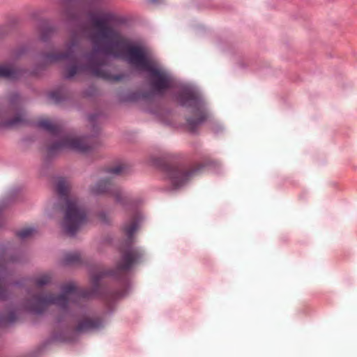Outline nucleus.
Returning a JSON list of instances; mask_svg holds the SVG:
<instances>
[{"mask_svg": "<svg viewBox=\"0 0 357 357\" xmlns=\"http://www.w3.org/2000/svg\"><path fill=\"white\" fill-rule=\"evenodd\" d=\"M89 19L95 29L90 33V40L93 44V51L79 59L77 52L79 50V41L73 36L66 45V52H51L45 56L49 63L67 61L69 66L65 70V77L72 78L81 73H87L105 79L119 80L120 77L111 75L105 69L107 64V56L124 59L130 50L137 45H132L130 41L121 32L108 26V23L114 20V15L109 12H100L98 16L91 13Z\"/></svg>", "mask_w": 357, "mask_h": 357, "instance_id": "f257e3e1", "label": "nucleus"}, {"mask_svg": "<svg viewBox=\"0 0 357 357\" xmlns=\"http://www.w3.org/2000/svg\"><path fill=\"white\" fill-rule=\"evenodd\" d=\"M101 274H93L91 277L92 289L78 288L75 282H70L63 284L61 289L62 294L54 296L50 293L43 292L41 288L51 282L50 274H43L36 280V291L29 294V298L26 302V308L34 313H41L52 304L59 307L63 312H67L73 305H79L83 301L98 296L102 291L100 284Z\"/></svg>", "mask_w": 357, "mask_h": 357, "instance_id": "f03ea898", "label": "nucleus"}, {"mask_svg": "<svg viewBox=\"0 0 357 357\" xmlns=\"http://www.w3.org/2000/svg\"><path fill=\"white\" fill-rule=\"evenodd\" d=\"M123 61L137 70L149 73L150 88L156 95H164L174 85V79L172 74L152 60L148 51L141 46L137 45L130 49Z\"/></svg>", "mask_w": 357, "mask_h": 357, "instance_id": "7ed1b4c3", "label": "nucleus"}, {"mask_svg": "<svg viewBox=\"0 0 357 357\" xmlns=\"http://www.w3.org/2000/svg\"><path fill=\"white\" fill-rule=\"evenodd\" d=\"M56 192L60 202L59 206L64 213L62 227L65 232L73 236L88 222L84 206L70 191V185L64 178L56 180Z\"/></svg>", "mask_w": 357, "mask_h": 357, "instance_id": "20e7f679", "label": "nucleus"}, {"mask_svg": "<svg viewBox=\"0 0 357 357\" xmlns=\"http://www.w3.org/2000/svg\"><path fill=\"white\" fill-rule=\"evenodd\" d=\"M143 217L141 212L135 210L129 214L128 219L122 227L123 234L127 238L126 242L120 248L121 257L116 267L105 274L118 279L123 278L132 266L138 263L143 256L142 251L132 245L133 234L139 229Z\"/></svg>", "mask_w": 357, "mask_h": 357, "instance_id": "39448f33", "label": "nucleus"}, {"mask_svg": "<svg viewBox=\"0 0 357 357\" xmlns=\"http://www.w3.org/2000/svg\"><path fill=\"white\" fill-rule=\"evenodd\" d=\"M36 125L57 138L56 142L47 146V153L50 156L66 149L86 152L91 147L88 138L79 137L73 133L64 132L62 126L58 121L42 117L38 120Z\"/></svg>", "mask_w": 357, "mask_h": 357, "instance_id": "423d86ee", "label": "nucleus"}, {"mask_svg": "<svg viewBox=\"0 0 357 357\" xmlns=\"http://www.w3.org/2000/svg\"><path fill=\"white\" fill-rule=\"evenodd\" d=\"M178 100L183 106L193 109V116L188 118L187 121L190 130L195 131L207 117L202 100L195 92L183 89L178 93Z\"/></svg>", "mask_w": 357, "mask_h": 357, "instance_id": "0eeeda50", "label": "nucleus"}, {"mask_svg": "<svg viewBox=\"0 0 357 357\" xmlns=\"http://www.w3.org/2000/svg\"><path fill=\"white\" fill-rule=\"evenodd\" d=\"M25 114L21 109V99L13 96L6 108L0 107V128H10L26 123Z\"/></svg>", "mask_w": 357, "mask_h": 357, "instance_id": "6e6552de", "label": "nucleus"}, {"mask_svg": "<svg viewBox=\"0 0 357 357\" xmlns=\"http://www.w3.org/2000/svg\"><path fill=\"white\" fill-rule=\"evenodd\" d=\"M205 166L206 165L203 163H196L190 168H185L181 166L165 165L163 168L172 183L175 187H178L201 172Z\"/></svg>", "mask_w": 357, "mask_h": 357, "instance_id": "1a4fd4ad", "label": "nucleus"}, {"mask_svg": "<svg viewBox=\"0 0 357 357\" xmlns=\"http://www.w3.org/2000/svg\"><path fill=\"white\" fill-rule=\"evenodd\" d=\"M91 191L94 195H109L114 197L117 202L122 204H125L126 200V197L123 196L121 189L114 184L111 177L100 179L91 186Z\"/></svg>", "mask_w": 357, "mask_h": 357, "instance_id": "9d476101", "label": "nucleus"}, {"mask_svg": "<svg viewBox=\"0 0 357 357\" xmlns=\"http://www.w3.org/2000/svg\"><path fill=\"white\" fill-rule=\"evenodd\" d=\"M102 326L103 322L101 319L84 315L77 320L75 331L77 332H86L98 329Z\"/></svg>", "mask_w": 357, "mask_h": 357, "instance_id": "9b49d317", "label": "nucleus"}, {"mask_svg": "<svg viewBox=\"0 0 357 357\" xmlns=\"http://www.w3.org/2000/svg\"><path fill=\"white\" fill-rule=\"evenodd\" d=\"M18 71L10 64L0 65V77L15 79L18 77Z\"/></svg>", "mask_w": 357, "mask_h": 357, "instance_id": "f8f14e48", "label": "nucleus"}, {"mask_svg": "<svg viewBox=\"0 0 357 357\" xmlns=\"http://www.w3.org/2000/svg\"><path fill=\"white\" fill-rule=\"evenodd\" d=\"M63 262L66 265H73L81 262V255L78 252H69L64 255Z\"/></svg>", "mask_w": 357, "mask_h": 357, "instance_id": "ddd939ff", "label": "nucleus"}, {"mask_svg": "<svg viewBox=\"0 0 357 357\" xmlns=\"http://www.w3.org/2000/svg\"><path fill=\"white\" fill-rule=\"evenodd\" d=\"M5 273V266L0 261V300H4L8 296V291L4 282Z\"/></svg>", "mask_w": 357, "mask_h": 357, "instance_id": "4468645a", "label": "nucleus"}, {"mask_svg": "<svg viewBox=\"0 0 357 357\" xmlns=\"http://www.w3.org/2000/svg\"><path fill=\"white\" fill-rule=\"evenodd\" d=\"M35 229L31 227L24 228L17 232V236L22 238H26L33 234Z\"/></svg>", "mask_w": 357, "mask_h": 357, "instance_id": "2eb2a0df", "label": "nucleus"}, {"mask_svg": "<svg viewBox=\"0 0 357 357\" xmlns=\"http://www.w3.org/2000/svg\"><path fill=\"white\" fill-rule=\"evenodd\" d=\"M126 166L124 164H119L109 169V173L114 175H119L123 174L126 170Z\"/></svg>", "mask_w": 357, "mask_h": 357, "instance_id": "dca6fc26", "label": "nucleus"}, {"mask_svg": "<svg viewBox=\"0 0 357 357\" xmlns=\"http://www.w3.org/2000/svg\"><path fill=\"white\" fill-rule=\"evenodd\" d=\"M50 98L55 103L60 102L63 99L62 94L61 93L60 91H57L51 92L50 93Z\"/></svg>", "mask_w": 357, "mask_h": 357, "instance_id": "f3484780", "label": "nucleus"}, {"mask_svg": "<svg viewBox=\"0 0 357 357\" xmlns=\"http://www.w3.org/2000/svg\"><path fill=\"white\" fill-rule=\"evenodd\" d=\"M52 29L49 27L44 28L41 30L40 32V39L43 41H46L51 36L52 34Z\"/></svg>", "mask_w": 357, "mask_h": 357, "instance_id": "a211bd4d", "label": "nucleus"}, {"mask_svg": "<svg viewBox=\"0 0 357 357\" xmlns=\"http://www.w3.org/2000/svg\"><path fill=\"white\" fill-rule=\"evenodd\" d=\"M17 318L16 312L15 311H10L8 314L3 317V321L6 323H10L14 321Z\"/></svg>", "mask_w": 357, "mask_h": 357, "instance_id": "6ab92c4d", "label": "nucleus"}, {"mask_svg": "<svg viewBox=\"0 0 357 357\" xmlns=\"http://www.w3.org/2000/svg\"><path fill=\"white\" fill-rule=\"evenodd\" d=\"M98 217L102 222H107L108 220L106 214L103 212L100 213Z\"/></svg>", "mask_w": 357, "mask_h": 357, "instance_id": "aec40b11", "label": "nucleus"}, {"mask_svg": "<svg viewBox=\"0 0 357 357\" xmlns=\"http://www.w3.org/2000/svg\"><path fill=\"white\" fill-rule=\"evenodd\" d=\"M151 163H152L153 165H155V166H160V165H161V161H160V160H159V159L153 160L151 161Z\"/></svg>", "mask_w": 357, "mask_h": 357, "instance_id": "412c9836", "label": "nucleus"}]
</instances>
